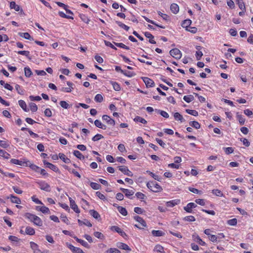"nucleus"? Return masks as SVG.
Listing matches in <instances>:
<instances>
[{
  "label": "nucleus",
  "mask_w": 253,
  "mask_h": 253,
  "mask_svg": "<svg viewBox=\"0 0 253 253\" xmlns=\"http://www.w3.org/2000/svg\"><path fill=\"white\" fill-rule=\"evenodd\" d=\"M145 36L149 39V42L150 43L152 44H155L156 42L154 40V37L148 32H146L144 33Z\"/></svg>",
  "instance_id": "4be33fe9"
},
{
  "label": "nucleus",
  "mask_w": 253,
  "mask_h": 253,
  "mask_svg": "<svg viewBox=\"0 0 253 253\" xmlns=\"http://www.w3.org/2000/svg\"><path fill=\"white\" fill-rule=\"evenodd\" d=\"M105 253H121V252L116 248H110Z\"/></svg>",
  "instance_id": "338daca9"
},
{
  "label": "nucleus",
  "mask_w": 253,
  "mask_h": 253,
  "mask_svg": "<svg viewBox=\"0 0 253 253\" xmlns=\"http://www.w3.org/2000/svg\"><path fill=\"white\" fill-rule=\"evenodd\" d=\"M36 183L39 186L41 190L46 192L50 191V185L45 181L39 180L36 182Z\"/></svg>",
  "instance_id": "20e7f679"
},
{
  "label": "nucleus",
  "mask_w": 253,
  "mask_h": 253,
  "mask_svg": "<svg viewBox=\"0 0 253 253\" xmlns=\"http://www.w3.org/2000/svg\"><path fill=\"white\" fill-rule=\"evenodd\" d=\"M67 247L73 253H84L83 251L80 248L74 247L71 244L67 243Z\"/></svg>",
  "instance_id": "9b49d317"
},
{
  "label": "nucleus",
  "mask_w": 253,
  "mask_h": 253,
  "mask_svg": "<svg viewBox=\"0 0 253 253\" xmlns=\"http://www.w3.org/2000/svg\"><path fill=\"white\" fill-rule=\"evenodd\" d=\"M43 163L45 166H46V167H47L48 168L52 170L53 171H54L55 172H59V169L56 166L48 162L46 160H43Z\"/></svg>",
  "instance_id": "9d476101"
},
{
  "label": "nucleus",
  "mask_w": 253,
  "mask_h": 253,
  "mask_svg": "<svg viewBox=\"0 0 253 253\" xmlns=\"http://www.w3.org/2000/svg\"><path fill=\"white\" fill-rule=\"evenodd\" d=\"M94 125L95 126L98 128H102L103 129H105L106 128V126L101 122L100 121L98 120H96L94 121Z\"/></svg>",
  "instance_id": "2f4dec72"
},
{
  "label": "nucleus",
  "mask_w": 253,
  "mask_h": 253,
  "mask_svg": "<svg viewBox=\"0 0 253 253\" xmlns=\"http://www.w3.org/2000/svg\"><path fill=\"white\" fill-rule=\"evenodd\" d=\"M59 157L66 164H69L71 162V160H70V159L67 158L63 153H59Z\"/></svg>",
  "instance_id": "393cba45"
},
{
  "label": "nucleus",
  "mask_w": 253,
  "mask_h": 253,
  "mask_svg": "<svg viewBox=\"0 0 253 253\" xmlns=\"http://www.w3.org/2000/svg\"><path fill=\"white\" fill-rule=\"evenodd\" d=\"M224 150L225 154L227 155L233 153L234 151V149L231 147L224 148Z\"/></svg>",
  "instance_id": "774afa93"
},
{
  "label": "nucleus",
  "mask_w": 253,
  "mask_h": 253,
  "mask_svg": "<svg viewBox=\"0 0 253 253\" xmlns=\"http://www.w3.org/2000/svg\"><path fill=\"white\" fill-rule=\"evenodd\" d=\"M170 55L176 59H179L182 56L180 50L176 48L172 49L169 51Z\"/></svg>",
  "instance_id": "423d86ee"
},
{
  "label": "nucleus",
  "mask_w": 253,
  "mask_h": 253,
  "mask_svg": "<svg viewBox=\"0 0 253 253\" xmlns=\"http://www.w3.org/2000/svg\"><path fill=\"white\" fill-rule=\"evenodd\" d=\"M0 156L5 159H9L10 158V155L5 150L0 149Z\"/></svg>",
  "instance_id": "c756f323"
},
{
  "label": "nucleus",
  "mask_w": 253,
  "mask_h": 253,
  "mask_svg": "<svg viewBox=\"0 0 253 253\" xmlns=\"http://www.w3.org/2000/svg\"><path fill=\"white\" fill-rule=\"evenodd\" d=\"M0 84L1 85H3L5 89H7L9 90L12 91L13 89V87L10 84L8 83H5L2 80L0 81Z\"/></svg>",
  "instance_id": "e433bc0d"
},
{
  "label": "nucleus",
  "mask_w": 253,
  "mask_h": 253,
  "mask_svg": "<svg viewBox=\"0 0 253 253\" xmlns=\"http://www.w3.org/2000/svg\"><path fill=\"white\" fill-rule=\"evenodd\" d=\"M143 17V18L147 22H149L150 23H151L155 26H156L157 27H160L161 28H162V29H165V26H163L162 25H159L157 23H156L155 21L152 20H150L149 19L148 17H147L146 16H142Z\"/></svg>",
  "instance_id": "cd10ccee"
},
{
  "label": "nucleus",
  "mask_w": 253,
  "mask_h": 253,
  "mask_svg": "<svg viewBox=\"0 0 253 253\" xmlns=\"http://www.w3.org/2000/svg\"><path fill=\"white\" fill-rule=\"evenodd\" d=\"M117 247L120 249L126 250L127 252H129L131 251V249L127 244L122 242L117 243Z\"/></svg>",
  "instance_id": "2eb2a0df"
},
{
  "label": "nucleus",
  "mask_w": 253,
  "mask_h": 253,
  "mask_svg": "<svg viewBox=\"0 0 253 253\" xmlns=\"http://www.w3.org/2000/svg\"><path fill=\"white\" fill-rule=\"evenodd\" d=\"M186 112L194 116H198L199 114L198 112L195 110L186 109Z\"/></svg>",
  "instance_id": "13d9d810"
},
{
  "label": "nucleus",
  "mask_w": 253,
  "mask_h": 253,
  "mask_svg": "<svg viewBox=\"0 0 253 253\" xmlns=\"http://www.w3.org/2000/svg\"><path fill=\"white\" fill-rule=\"evenodd\" d=\"M146 173L151 175L154 179L161 181V178L158 175L155 174L150 170H147Z\"/></svg>",
  "instance_id": "de8ad7c7"
},
{
  "label": "nucleus",
  "mask_w": 253,
  "mask_h": 253,
  "mask_svg": "<svg viewBox=\"0 0 253 253\" xmlns=\"http://www.w3.org/2000/svg\"><path fill=\"white\" fill-rule=\"evenodd\" d=\"M119 169L122 171L124 174L128 176L132 177L133 176L132 172L129 170L128 168L125 166H122L119 167Z\"/></svg>",
  "instance_id": "6e6552de"
},
{
  "label": "nucleus",
  "mask_w": 253,
  "mask_h": 253,
  "mask_svg": "<svg viewBox=\"0 0 253 253\" xmlns=\"http://www.w3.org/2000/svg\"><path fill=\"white\" fill-rule=\"evenodd\" d=\"M194 98L192 95H185L183 97V99L187 103H190L194 100Z\"/></svg>",
  "instance_id": "5fc2aeb1"
},
{
  "label": "nucleus",
  "mask_w": 253,
  "mask_h": 253,
  "mask_svg": "<svg viewBox=\"0 0 253 253\" xmlns=\"http://www.w3.org/2000/svg\"><path fill=\"white\" fill-rule=\"evenodd\" d=\"M110 84H112L114 89L116 91H120L121 89L120 85L116 82L111 81Z\"/></svg>",
  "instance_id": "c9c22d12"
},
{
  "label": "nucleus",
  "mask_w": 253,
  "mask_h": 253,
  "mask_svg": "<svg viewBox=\"0 0 253 253\" xmlns=\"http://www.w3.org/2000/svg\"><path fill=\"white\" fill-rule=\"evenodd\" d=\"M102 120L105 121L106 123L109 125L114 126L115 125V121L114 119H112L110 116L107 115H104L102 116Z\"/></svg>",
  "instance_id": "1a4fd4ad"
},
{
  "label": "nucleus",
  "mask_w": 253,
  "mask_h": 253,
  "mask_svg": "<svg viewBox=\"0 0 253 253\" xmlns=\"http://www.w3.org/2000/svg\"><path fill=\"white\" fill-rule=\"evenodd\" d=\"M18 104L19 106L25 111L27 112V105L25 102L23 100H20L18 101Z\"/></svg>",
  "instance_id": "49530a36"
},
{
  "label": "nucleus",
  "mask_w": 253,
  "mask_h": 253,
  "mask_svg": "<svg viewBox=\"0 0 253 253\" xmlns=\"http://www.w3.org/2000/svg\"><path fill=\"white\" fill-rule=\"evenodd\" d=\"M174 119L176 121H180L183 122L184 120L183 116L179 113L176 112L174 114Z\"/></svg>",
  "instance_id": "a18cd8bd"
},
{
  "label": "nucleus",
  "mask_w": 253,
  "mask_h": 253,
  "mask_svg": "<svg viewBox=\"0 0 253 253\" xmlns=\"http://www.w3.org/2000/svg\"><path fill=\"white\" fill-rule=\"evenodd\" d=\"M189 125L192 127L195 128L196 129H199L201 127L200 124L197 121H191L189 123Z\"/></svg>",
  "instance_id": "8fccbe9b"
},
{
  "label": "nucleus",
  "mask_w": 253,
  "mask_h": 253,
  "mask_svg": "<svg viewBox=\"0 0 253 253\" xmlns=\"http://www.w3.org/2000/svg\"><path fill=\"white\" fill-rule=\"evenodd\" d=\"M227 224L230 226H235L237 224V219L235 218L228 220L227 221Z\"/></svg>",
  "instance_id": "4d7b16f0"
},
{
  "label": "nucleus",
  "mask_w": 253,
  "mask_h": 253,
  "mask_svg": "<svg viewBox=\"0 0 253 253\" xmlns=\"http://www.w3.org/2000/svg\"><path fill=\"white\" fill-rule=\"evenodd\" d=\"M90 185L94 190H98L101 188V185L99 184L93 182H91Z\"/></svg>",
  "instance_id": "bf43d9fd"
},
{
  "label": "nucleus",
  "mask_w": 253,
  "mask_h": 253,
  "mask_svg": "<svg viewBox=\"0 0 253 253\" xmlns=\"http://www.w3.org/2000/svg\"><path fill=\"white\" fill-rule=\"evenodd\" d=\"M24 217L36 226L41 227L43 225V222L41 218L35 214L27 212L25 213Z\"/></svg>",
  "instance_id": "f257e3e1"
},
{
  "label": "nucleus",
  "mask_w": 253,
  "mask_h": 253,
  "mask_svg": "<svg viewBox=\"0 0 253 253\" xmlns=\"http://www.w3.org/2000/svg\"><path fill=\"white\" fill-rule=\"evenodd\" d=\"M104 138V136L100 134H97L92 138V140L93 141H98Z\"/></svg>",
  "instance_id": "0e129e2a"
},
{
  "label": "nucleus",
  "mask_w": 253,
  "mask_h": 253,
  "mask_svg": "<svg viewBox=\"0 0 253 253\" xmlns=\"http://www.w3.org/2000/svg\"><path fill=\"white\" fill-rule=\"evenodd\" d=\"M152 234L154 237H161L164 235V233L161 230H155L152 231Z\"/></svg>",
  "instance_id": "f704fd0d"
},
{
  "label": "nucleus",
  "mask_w": 253,
  "mask_h": 253,
  "mask_svg": "<svg viewBox=\"0 0 253 253\" xmlns=\"http://www.w3.org/2000/svg\"><path fill=\"white\" fill-rule=\"evenodd\" d=\"M24 74L26 77L29 78L32 75V72L29 67L24 68Z\"/></svg>",
  "instance_id": "a19ab883"
},
{
  "label": "nucleus",
  "mask_w": 253,
  "mask_h": 253,
  "mask_svg": "<svg viewBox=\"0 0 253 253\" xmlns=\"http://www.w3.org/2000/svg\"><path fill=\"white\" fill-rule=\"evenodd\" d=\"M110 229L111 231L119 233L123 237L126 236V233L121 228L117 226H112L110 227Z\"/></svg>",
  "instance_id": "0eeeda50"
},
{
  "label": "nucleus",
  "mask_w": 253,
  "mask_h": 253,
  "mask_svg": "<svg viewBox=\"0 0 253 253\" xmlns=\"http://www.w3.org/2000/svg\"><path fill=\"white\" fill-rule=\"evenodd\" d=\"M212 193L215 195L216 196L218 197H222L223 196V194L222 191L219 189H213L212 190Z\"/></svg>",
  "instance_id": "6e6d98bb"
},
{
  "label": "nucleus",
  "mask_w": 253,
  "mask_h": 253,
  "mask_svg": "<svg viewBox=\"0 0 253 253\" xmlns=\"http://www.w3.org/2000/svg\"><path fill=\"white\" fill-rule=\"evenodd\" d=\"M113 43H114V44L115 45H116L117 46H118L119 47L122 48H124V49H126V50L129 49V47L128 46L126 45L125 44H124L122 42H113Z\"/></svg>",
  "instance_id": "3c124183"
},
{
  "label": "nucleus",
  "mask_w": 253,
  "mask_h": 253,
  "mask_svg": "<svg viewBox=\"0 0 253 253\" xmlns=\"http://www.w3.org/2000/svg\"><path fill=\"white\" fill-rule=\"evenodd\" d=\"M28 167H29L32 170H34L35 172H40V168L34 164L31 163L29 160L28 162Z\"/></svg>",
  "instance_id": "5701e85b"
},
{
  "label": "nucleus",
  "mask_w": 253,
  "mask_h": 253,
  "mask_svg": "<svg viewBox=\"0 0 253 253\" xmlns=\"http://www.w3.org/2000/svg\"><path fill=\"white\" fill-rule=\"evenodd\" d=\"M9 6L11 9H14L16 11H19L20 9V6L16 4L15 1H11Z\"/></svg>",
  "instance_id": "72a5a7b5"
},
{
  "label": "nucleus",
  "mask_w": 253,
  "mask_h": 253,
  "mask_svg": "<svg viewBox=\"0 0 253 253\" xmlns=\"http://www.w3.org/2000/svg\"><path fill=\"white\" fill-rule=\"evenodd\" d=\"M117 209L119 212L123 215L126 216L127 214V211L126 208L120 206H118Z\"/></svg>",
  "instance_id": "473e14b6"
},
{
  "label": "nucleus",
  "mask_w": 253,
  "mask_h": 253,
  "mask_svg": "<svg viewBox=\"0 0 253 253\" xmlns=\"http://www.w3.org/2000/svg\"><path fill=\"white\" fill-rule=\"evenodd\" d=\"M135 196L137 199H140L141 200H143L146 198V196L141 192H137L135 194Z\"/></svg>",
  "instance_id": "e2e57ef3"
},
{
  "label": "nucleus",
  "mask_w": 253,
  "mask_h": 253,
  "mask_svg": "<svg viewBox=\"0 0 253 253\" xmlns=\"http://www.w3.org/2000/svg\"><path fill=\"white\" fill-rule=\"evenodd\" d=\"M134 219L139 222L140 224V226H138L136 224L134 225L135 227L139 229H143L144 227H146L147 224L145 220L140 216L138 215H136L134 216Z\"/></svg>",
  "instance_id": "39448f33"
},
{
  "label": "nucleus",
  "mask_w": 253,
  "mask_h": 253,
  "mask_svg": "<svg viewBox=\"0 0 253 253\" xmlns=\"http://www.w3.org/2000/svg\"><path fill=\"white\" fill-rule=\"evenodd\" d=\"M154 251L158 253H163L165 252L164 248L163 246L160 245H157L155 246Z\"/></svg>",
  "instance_id": "ea45409f"
},
{
  "label": "nucleus",
  "mask_w": 253,
  "mask_h": 253,
  "mask_svg": "<svg viewBox=\"0 0 253 253\" xmlns=\"http://www.w3.org/2000/svg\"><path fill=\"white\" fill-rule=\"evenodd\" d=\"M64 168L65 169H67L70 172L73 173L75 176L80 178L81 177V176L80 174L76 171L75 169H69L68 167L67 166H65Z\"/></svg>",
  "instance_id": "c85d7f7f"
},
{
  "label": "nucleus",
  "mask_w": 253,
  "mask_h": 253,
  "mask_svg": "<svg viewBox=\"0 0 253 253\" xmlns=\"http://www.w3.org/2000/svg\"><path fill=\"white\" fill-rule=\"evenodd\" d=\"M142 79L145 83L147 87H151L154 86V82L152 79L148 77H142Z\"/></svg>",
  "instance_id": "ddd939ff"
},
{
  "label": "nucleus",
  "mask_w": 253,
  "mask_h": 253,
  "mask_svg": "<svg viewBox=\"0 0 253 253\" xmlns=\"http://www.w3.org/2000/svg\"><path fill=\"white\" fill-rule=\"evenodd\" d=\"M60 105L61 107L64 109H69L71 105H69L66 101H61L59 102Z\"/></svg>",
  "instance_id": "09e8293b"
},
{
  "label": "nucleus",
  "mask_w": 253,
  "mask_h": 253,
  "mask_svg": "<svg viewBox=\"0 0 253 253\" xmlns=\"http://www.w3.org/2000/svg\"><path fill=\"white\" fill-rule=\"evenodd\" d=\"M170 9L171 11L174 14H177L179 10V6L175 3H172L170 5Z\"/></svg>",
  "instance_id": "412c9836"
},
{
  "label": "nucleus",
  "mask_w": 253,
  "mask_h": 253,
  "mask_svg": "<svg viewBox=\"0 0 253 253\" xmlns=\"http://www.w3.org/2000/svg\"><path fill=\"white\" fill-rule=\"evenodd\" d=\"M25 233L29 235H34L35 234V231L33 227L27 226L25 229Z\"/></svg>",
  "instance_id": "b1692460"
},
{
  "label": "nucleus",
  "mask_w": 253,
  "mask_h": 253,
  "mask_svg": "<svg viewBox=\"0 0 253 253\" xmlns=\"http://www.w3.org/2000/svg\"><path fill=\"white\" fill-rule=\"evenodd\" d=\"M146 186L150 191L155 193L160 192L163 190L162 187L155 181H149Z\"/></svg>",
  "instance_id": "f03ea898"
},
{
  "label": "nucleus",
  "mask_w": 253,
  "mask_h": 253,
  "mask_svg": "<svg viewBox=\"0 0 253 253\" xmlns=\"http://www.w3.org/2000/svg\"><path fill=\"white\" fill-rule=\"evenodd\" d=\"M121 73L123 74L125 76L127 77H132L135 75V74L133 72H131L129 71H124L123 70H121Z\"/></svg>",
  "instance_id": "864d4df0"
},
{
  "label": "nucleus",
  "mask_w": 253,
  "mask_h": 253,
  "mask_svg": "<svg viewBox=\"0 0 253 253\" xmlns=\"http://www.w3.org/2000/svg\"><path fill=\"white\" fill-rule=\"evenodd\" d=\"M143 17V18L147 22H149L150 23H151L155 26H156L157 27H160L161 28H162V29H165V26H163L162 25H159L157 23H156L155 21L152 20H150L149 19L148 17H147L146 16H142Z\"/></svg>",
  "instance_id": "bb28decb"
},
{
  "label": "nucleus",
  "mask_w": 253,
  "mask_h": 253,
  "mask_svg": "<svg viewBox=\"0 0 253 253\" xmlns=\"http://www.w3.org/2000/svg\"><path fill=\"white\" fill-rule=\"evenodd\" d=\"M73 238L78 242V243H79L80 244H81L83 246L87 248V249H89L90 248V246L89 245V244L86 242H85V241L82 240V239H79L76 236H74L73 237Z\"/></svg>",
  "instance_id": "a211bd4d"
},
{
  "label": "nucleus",
  "mask_w": 253,
  "mask_h": 253,
  "mask_svg": "<svg viewBox=\"0 0 253 253\" xmlns=\"http://www.w3.org/2000/svg\"><path fill=\"white\" fill-rule=\"evenodd\" d=\"M69 201L70 203L71 208L76 213H80V211L78 208L77 205L76 204L74 200H73L71 198H69Z\"/></svg>",
  "instance_id": "dca6fc26"
},
{
  "label": "nucleus",
  "mask_w": 253,
  "mask_h": 253,
  "mask_svg": "<svg viewBox=\"0 0 253 253\" xmlns=\"http://www.w3.org/2000/svg\"><path fill=\"white\" fill-rule=\"evenodd\" d=\"M0 146L3 148H7L9 146V144L6 141L0 140Z\"/></svg>",
  "instance_id": "69168bd1"
},
{
  "label": "nucleus",
  "mask_w": 253,
  "mask_h": 253,
  "mask_svg": "<svg viewBox=\"0 0 253 253\" xmlns=\"http://www.w3.org/2000/svg\"><path fill=\"white\" fill-rule=\"evenodd\" d=\"M180 203V200L176 199L167 202L166 205L168 207L172 208L179 204Z\"/></svg>",
  "instance_id": "4468645a"
},
{
  "label": "nucleus",
  "mask_w": 253,
  "mask_h": 253,
  "mask_svg": "<svg viewBox=\"0 0 253 253\" xmlns=\"http://www.w3.org/2000/svg\"><path fill=\"white\" fill-rule=\"evenodd\" d=\"M183 220L187 221L193 222L196 220L195 217L193 215H188L184 217Z\"/></svg>",
  "instance_id": "680f3d73"
},
{
  "label": "nucleus",
  "mask_w": 253,
  "mask_h": 253,
  "mask_svg": "<svg viewBox=\"0 0 253 253\" xmlns=\"http://www.w3.org/2000/svg\"><path fill=\"white\" fill-rule=\"evenodd\" d=\"M36 210L40 211L43 213H49L50 212L49 209L45 206H37L36 208Z\"/></svg>",
  "instance_id": "6ab92c4d"
},
{
  "label": "nucleus",
  "mask_w": 253,
  "mask_h": 253,
  "mask_svg": "<svg viewBox=\"0 0 253 253\" xmlns=\"http://www.w3.org/2000/svg\"><path fill=\"white\" fill-rule=\"evenodd\" d=\"M28 162L29 160L26 158H23L20 160L11 159L10 161V163L12 164L23 167H28Z\"/></svg>",
  "instance_id": "7ed1b4c3"
},
{
  "label": "nucleus",
  "mask_w": 253,
  "mask_h": 253,
  "mask_svg": "<svg viewBox=\"0 0 253 253\" xmlns=\"http://www.w3.org/2000/svg\"><path fill=\"white\" fill-rule=\"evenodd\" d=\"M194 240L195 242H196L201 246H206V243L204 241H203L198 235L196 236L194 238Z\"/></svg>",
  "instance_id": "37998d69"
},
{
  "label": "nucleus",
  "mask_w": 253,
  "mask_h": 253,
  "mask_svg": "<svg viewBox=\"0 0 253 253\" xmlns=\"http://www.w3.org/2000/svg\"><path fill=\"white\" fill-rule=\"evenodd\" d=\"M89 213L91 216H92L95 219H98L100 217V214H99V213L97 211H96L94 210H90Z\"/></svg>",
  "instance_id": "79ce46f5"
},
{
  "label": "nucleus",
  "mask_w": 253,
  "mask_h": 253,
  "mask_svg": "<svg viewBox=\"0 0 253 253\" xmlns=\"http://www.w3.org/2000/svg\"><path fill=\"white\" fill-rule=\"evenodd\" d=\"M30 108L32 112H35L38 110L37 105L34 103H31L29 104Z\"/></svg>",
  "instance_id": "052dcab7"
},
{
  "label": "nucleus",
  "mask_w": 253,
  "mask_h": 253,
  "mask_svg": "<svg viewBox=\"0 0 253 253\" xmlns=\"http://www.w3.org/2000/svg\"><path fill=\"white\" fill-rule=\"evenodd\" d=\"M120 190L125 194V196L127 198L132 199V198L131 196H133L134 193V192L133 190H129L128 189H125L123 188H121Z\"/></svg>",
  "instance_id": "f8f14e48"
},
{
  "label": "nucleus",
  "mask_w": 253,
  "mask_h": 253,
  "mask_svg": "<svg viewBox=\"0 0 253 253\" xmlns=\"http://www.w3.org/2000/svg\"><path fill=\"white\" fill-rule=\"evenodd\" d=\"M133 121L135 122H136V123L139 122L143 124H146L147 123V122L145 119H144V118H143L140 116H136L134 118Z\"/></svg>",
  "instance_id": "7c9ffc66"
},
{
  "label": "nucleus",
  "mask_w": 253,
  "mask_h": 253,
  "mask_svg": "<svg viewBox=\"0 0 253 253\" xmlns=\"http://www.w3.org/2000/svg\"><path fill=\"white\" fill-rule=\"evenodd\" d=\"M73 154L80 160H84V156L78 150H74Z\"/></svg>",
  "instance_id": "58836bf2"
},
{
  "label": "nucleus",
  "mask_w": 253,
  "mask_h": 253,
  "mask_svg": "<svg viewBox=\"0 0 253 253\" xmlns=\"http://www.w3.org/2000/svg\"><path fill=\"white\" fill-rule=\"evenodd\" d=\"M79 17L86 24L89 23L90 19L85 14H80Z\"/></svg>",
  "instance_id": "4c0bfd02"
},
{
  "label": "nucleus",
  "mask_w": 253,
  "mask_h": 253,
  "mask_svg": "<svg viewBox=\"0 0 253 253\" xmlns=\"http://www.w3.org/2000/svg\"><path fill=\"white\" fill-rule=\"evenodd\" d=\"M192 23V21L190 19H186L182 21L181 26L185 28L186 30H188Z\"/></svg>",
  "instance_id": "aec40b11"
},
{
  "label": "nucleus",
  "mask_w": 253,
  "mask_h": 253,
  "mask_svg": "<svg viewBox=\"0 0 253 253\" xmlns=\"http://www.w3.org/2000/svg\"><path fill=\"white\" fill-rule=\"evenodd\" d=\"M236 2L237 4L238 5V6L240 9H241L242 10L246 11L245 4L243 0H236Z\"/></svg>",
  "instance_id": "a878e982"
},
{
  "label": "nucleus",
  "mask_w": 253,
  "mask_h": 253,
  "mask_svg": "<svg viewBox=\"0 0 253 253\" xmlns=\"http://www.w3.org/2000/svg\"><path fill=\"white\" fill-rule=\"evenodd\" d=\"M7 199H10L11 202L12 203L20 204L21 203V200L19 198L12 194L10 195L9 197H7Z\"/></svg>",
  "instance_id": "f3484780"
},
{
  "label": "nucleus",
  "mask_w": 253,
  "mask_h": 253,
  "mask_svg": "<svg viewBox=\"0 0 253 253\" xmlns=\"http://www.w3.org/2000/svg\"><path fill=\"white\" fill-rule=\"evenodd\" d=\"M94 100L96 102L100 103L103 100V96L101 94H97L94 97Z\"/></svg>",
  "instance_id": "603ef678"
},
{
  "label": "nucleus",
  "mask_w": 253,
  "mask_h": 253,
  "mask_svg": "<svg viewBox=\"0 0 253 253\" xmlns=\"http://www.w3.org/2000/svg\"><path fill=\"white\" fill-rule=\"evenodd\" d=\"M116 23L117 24V25L121 28L124 29L126 31H128L129 29V27L128 26L125 25V24L123 23L122 22L120 21H116Z\"/></svg>",
  "instance_id": "c03bdc74"
}]
</instances>
